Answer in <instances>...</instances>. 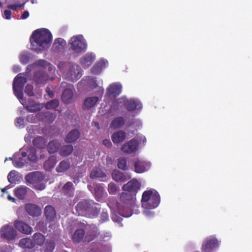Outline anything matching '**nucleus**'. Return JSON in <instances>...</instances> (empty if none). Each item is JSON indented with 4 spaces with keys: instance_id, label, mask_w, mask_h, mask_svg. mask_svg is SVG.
Masks as SVG:
<instances>
[{
    "instance_id": "3",
    "label": "nucleus",
    "mask_w": 252,
    "mask_h": 252,
    "mask_svg": "<svg viewBox=\"0 0 252 252\" xmlns=\"http://www.w3.org/2000/svg\"><path fill=\"white\" fill-rule=\"evenodd\" d=\"M69 50L74 54H79L84 52L87 49V44L81 35L73 36L69 40Z\"/></svg>"
},
{
    "instance_id": "61",
    "label": "nucleus",
    "mask_w": 252,
    "mask_h": 252,
    "mask_svg": "<svg viewBox=\"0 0 252 252\" xmlns=\"http://www.w3.org/2000/svg\"><path fill=\"white\" fill-rule=\"evenodd\" d=\"M48 63V62L45 60H39L38 61V64L40 65L45 66Z\"/></svg>"
},
{
    "instance_id": "14",
    "label": "nucleus",
    "mask_w": 252,
    "mask_h": 252,
    "mask_svg": "<svg viewBox=\"0 0 252 252\" xmlns=\"http://www.w3.org/2000/svg\"><path fill=\"white\" fill-rule=\"evenodd\" d=\"M15 227L20 232L29 235L32 233V229L31 226L25 222L21 220H16L14 222Z\"/></svg>"
},
{
    "instance_id": "56",
    "label": "nucleus",
    "mask_w": 252,
    "mask_h": 252,
    "mask_svg": "<svg viewBox=\"0 0 252 252\" xmlns=\"http://www.w3.org/2000/svg\"><path fill=\"white\" fill-rule=\"evenodd\" d=\"M101 220L103 222L105 221L108 220V215L107 212L103 211L101 214Z\"/></svg>"
},
{
    "instance_id": "59",
    "label": "nucleus",
    "mask_w": 252,
    "mask_h": 252,
    "mask_svg": "<svg viewBox=\"0 0 252 252\" xmlns=\"http://www.w3.org/2000/svg\"><path fill=\"white\" fill-rule=\"evenodd\" d=\"M4 14L6 19H10L11 18V11L9 10H5L4 11Z\"/></svg>"
},
{
    "instance_id": "36",
    "label": "nucleus",
    "mask_w": 252,
    "mask_h": 252,
    "mask_svg": "<svg viewBox=\"0 0 252 252\" xmlns=\"http://www.w3.org/2000/svg\"><path fill=\"white\" fill-rule=\"evenodd\" d=\"M105 173L98 168H95L91 171L90 177L91 179L101 178L106 177Z\"/></svg>"
},
{
    "instance_id": "32",
    "label": "nucleus",
    "mask_w": 252,
    "mask_h": 252,
    "mask_svg": "<svg viewBox=\"0 0 252 252\" xmlns=\"http://www.w3.org/2000/svg\"><path fill=\"white\" fill-rule=\"evenodd\" d=\"M27 78L20 73L18 74L14 79L13 85H15L18 87L23 88L24 85L27 83Z\"/></svg>"
},
{
    "instance_id": "51",
    "label": "nucleus",
    "mask_w": 252,
    "mask_h": 252,
    "mask_svg": "<svg viewBox=\"0 0 252 252\" xmlns=\"http://www.w3.org/2000/svg\"><path fill=\"white\" fill-rule=\"evenodd\" d=\"M25 93L30 96H33L34 95L33 92V87L30 84H27L25 89Z\"/></svg>"
},
{
    "instance_id": "24",
    "label": "nucleus",
    "mask_w": 252,
    "mask_h": 252,
    "mask_svg": "<svg viewBox=\"0 0 252 252\" xmlns=\"http://www.w3.org/2000/svg\"><path fill=\"white\" fill-rule=\"evenodd\" d=\"M42 121L44 123L50 124L53 122L56 118V114L49 112H41L38 114Z\"/></svg>"
},
{
    "instance_id": "25",
    "label": "nucleus",
    "mask_w": 252,
    "mask_h": 252,
    "mask_svg": "<svg viewBox=\"0 0 252 252\" xmlns=\"http://www.w3.org/2000/svg\"><path fill=\"white\" fill-rule=\"evenodd\" d=\"M126 121L123 117H118L114 119L110 124V128L113 129L120 128L123 127Z\"/></svg>"
},
{
    "instance_id": "40",
    "label": "nucleus",
    "mask_w": 252,
    "mask_h": 252,
    "mask_svg": "<svg viewBox=\"0 0 252 252\" xmlns=\"http://www.w3.org/2000/svg\"><path fill=\"white\" fill-rule=\"evenodd\" d=\"M19 175L17 172L15 170L11 171L7 176V179L8 182L11 184H16L19 180Z\"/></svg>"
},
{
    "instance_id": "63",
    "label": "nucleus",
    "mask_w": 252,
    "mask_h": 252,
    "mask_svg": "<svg viewBox=\"0 0 252 252\" xmlns=\"http://www.w3.org/2000/svg\"><path fill=\"white\" fill-rule=\"evenodd\" d=\"M17 7V5H9L8 6V8L11 9L12 10H15Z\"/></svg>"
},
{
    "instance_id": "26",
    "label": "nucleus",
    "mask_w": 252,
    "mask_h": 252,
    "mask_svg": "<svg viewBox=\"0 0 252 252\" xmlns=\"http://www.w3.org/2000/svg\"><path fill=\"white\" fill-rule=\"evenodd\" d=\"M29 189L24 186H20L14 189V195L19 199H24L27 194L28 190Z\"/></svg>"
},
{
    "instance_id": "42",
    "label": "nucleus",
    "mask_w": 252,
    "mask_h": 252,
    "mask_svg": "<svg viewBox=\"0 0 252 252\" xmlns=\"http://www.w3.org/2000/svg\"><path fill=\"white\" fill-rule=\"evenodd\" d=\"M33 239L36 244L41 246L45 242L44 236L40 233H35L33 235Z\"/></svg>"
},
{
    "instance_id": "10",
    "label": "nucleus",
    "mask_w": 252,
    "mask_h": 252,
    "mask_svg": "<svg viewBox=\"0 0 252 252\" xmlns=\"http://www.w3.org/2000/svg\"><path fill=\"white\" fill-rule=\"evenodd\" d=\"M140 188V183L135 179H133L125 184L122 189L125 191L132 192L136 195L137 191Z\"/></svg>"
},
{
    "instance_id": "27",
    "label": "nucleus",
    "mask_w": 252,
    "mask_h": 252,
    "mask_svg": "<svg viewBox=\"0 0 252 252\" xmlns=\"http://www.w3.org/2000/svg\"><path fill=\"white\" fill-rule=\"evenodd\" d=\"M44 213L46 219L49 221H52L56 217V211L51 205H47L45 207Z\"/></svg>"
},
{
    "instance_id": "48",
    "label": "nucleus",
    "mask_w": 252,
    "mask_h": 252,
    "mask_svg": "<svg viewBox=\"0 0 252 252\" xmlns=\"http://www.w3.org/2000/svg\"><path fill=\"white\" fill-rule=\"evenodd\" d=\"M30 54L29 53H24L20 55V62L23 64H27L30 61Z\"/></svg>"
},
{
    "instance_id": "11",
    "label": "nucleus",
    "mask_w": 252,
    "mask_h": 252,
    "mask_svg": "<svg viewBox=\"0 0 252 252\" xmlns=\"http://www.w3.org/2000/svg\"><path fill=\"white\" fill-rule=\"evenodd\" d=\"M93 203L91 200H84L78 202L75 206V209L78 215H82L84 213H88L91 205Z\"/></svg>"
},
{
    "instance_id": "60",
    "label": "nucleus",
    "mask_w": 252,
    "mask_h": 252,
    "mask_svg": "<svg viewBox=\"0 0 252 252\" xmlns=\"http://www.w3.org/2000/svg\"><path fill=\"white\" fill-rule=\"evenodd\" d=\"M29 16V12L28 11H25L21 16V19H25L27 18Z\"/></svg>"
},
{
    "instance_id": "21",
    "label": "nucleus",
    "mask_w": 252,
    "mask_h": 252,
    "mask_svg": "<svg viewBox=\"0 0 252 252\" xmlns=\"http://www.w3.org/2000/svg\"><path fill=\"white\" fill-rule=\"evenodd\" d=\"M112 176L113 179L117 182H123L131 178V176L129 175H126L124 173L117 170L113 171Z\"/></svg>"
},
{
    "instance_id": "12",
    "label": "nucleus",
    "mask_w": 252,
    "mask_h": 252,
    "mask_svg": "<svg viewBox=\"0 0 252 252\" xmlns=\"http://www.w3.org/2000/svg\"><path fill=\"white\" fill-rule=\"evenodd\" d=\"M138 146V143L137 140L135 138H133L124 144L121 147V150L125 153L131 154L137 150Z\"/></svg>"
},
{
    "instance_id": "58",
    "label": "nucleus",
    "mask_w": 252,
    "mask_h": 252,
    "mask_svg": "<svg viewBox=\"0 0 252 252\" xmlns=\"http://www.w3.org/2000/svg\"><path fill=\"white\" fill-rule=\"evenodd\" d=\"M103 144L107 148H110L112 146L111 141L108 139H104L103 140Z\"/></svg>"
},
{
    "instance_id": "39",
    "label": "nucleus",
    "mask_w": 252,
    "mask_h": 252,
    "mask_svg": "<svg viewBox=\"0 0 252 252\" xmlns=\"http://www.w3.org/2000/svg\"><path fill=\"white\" fill-rule=\"evenodd\" d=\"M66 41L62 38H58L55 40L53 43V47L56 50L63 49L66 46Z\"/></svg>"
},
{
    "instance_id": "44",
    "label": "nucleus",
    "mask_w": 252,
    "mask_h": 252,
    "mask_svg": "<svg viewBox=\"0 0 252 252\" xmlns=\"http://www.w3.org/2000/svg\"><path fill=\"white\" fill-rule=\"evenodd\" d=\"M59 105V101L58 99H53L45 104V107L47 109H56Z\"/></svg>"
},
{
    "instance_id": "43",
    "label": "nucleus",
    "mask_w": 252,
    "mask_h": 252,
    "mask_svg": "<svg viewBox=\"0 0 252 252\" xmlns=\"http://www.w3.org/2000/svg\"><path fill=\"white\" fill-rule=\"evenodd\" d=\"M118 167L124 171L128 169V166L127 165V160L125 157H121L118 159L117 162Z\"/></svg>"
},
{
    "instance_id": "5",
    "label": "nucleus",
    "mask_w": 252,
    "mask_h": 252,
    "mask_svg": "<svg viewBox=\"0 0 252 252\" xmlns=\"http://www.w3.org/2000/svg\"><path fill=\"white\" fill-rule=\"evenodd\" d=\"M66 79L71 81H76L81 77L80 67L78 64H70L67 70L64 72Z\"/></svg>"
},
{
    "instance_id": "17",
    "label": "nucleus",
    "mask_w": 252,
    "mask_h": 252,
    "mask_svg": "<svg viewBox=\"0 0 252 252\" xmlns=\"http://www.w3.org/2000/svg\"><path fill=\"white\" fill-rule=\"evenodd\" d=\"M95 59L94 54L88 53L81 58L80 63L83 67H88L93 64Z\"/></svg>"
},
{
    "instance_id": "23",
    "label": "nucleus",
    "mask_w": 252,
    "mask_h": 252,
    "mask_svg": "<svg viewBox=\"0 0 252 252\" xmlns=\"http://www.w3.org/2000/svg\"><path fill=\"white\" fill-rule=\"evenodd\" d=\"M80 135V132L78 129H73L66 136L64 141L68 143H73L79 138Z\"/></svg>"
},
{
    "instance_id": "41",
    "label": "nucleus",
    "mask_w": 252,
    "mask_h": 252,
    "mask_svg": "<svg viewBox=\"0 0 252 252\" xmlns=\"http://www.w3.org/2000/svg\"><path fill=\"white\" fill-rule=\"evenodd\" d=\"M105 62L104 61H100L96 64H95L91 69V71L93 74H97L99 73L101 70L102 67L105 66Z\"/></svg>"
},
{
    "instance_id": "45",
    "label": "nucleus",
    "mask_w": 252,
    "mask_h": 252,
    "mask_svg": "<svg viewBox=\"0 0 252 252\" xmlns=\"http://www.w3.org/2000/svg\"><path fill=\"white\" fill-rule=\"evenodd\" d=\"M22 88H23L18 87L15 85H13V90L14 94L21 103V101L23 100V94L22 91Z\"/></svg>"
},
{
    "instance_id": "47",
    "label": "nucleus",
    "mask_w": 252,
    "mask_h": 252,
    "mask_svg": "<svg viewBox=\"0 0 252 252\" xmlns=\"http://www.w3.org/2000/svg\"><path fill=\"white\" fill-rule=\"evenodd\" d=\"M41 109V107L40 104L39 103L29 105L26 107L27 110L30 112H35L40 110Z\"/></svg>"
},
{
    "instance_id": "15",
    "label": "nucleus",
    "mask_w": 252,
    "mask_h": 252,
    "mask_svg": "<svg viewBox=\"0 0 252 252\" xmlns=\"http://www.w3.org/2000/svg\"><path fill=\"white\" fill-rule=\"evenodd\" d=\"M122 85L118 83H113L109 86L106 90V94L108 96L116 97L122 92Z\"/></svg>"
},
{
    "instance_id": "38",
    "label": "nucleus",
    "mask_w": 252,
    "mask_h": 252,
    "mask_svg": "<svg viewBox=\"0 0 252 252\" xmlns=\"http://www.w3.org/2000/svg\"><path fill=\"white\" fill-rule=\"evenodd\" d=\"M99 204L94 202L88 210V214H90L93 217H96L100 211V208L98 207Z\"/></svg>"
},
{
    "instance_id": "33",
    "label": "nucleus",
    "mask_w": 252,
    "mask_h": 252,
    "mask_svg": "<svg viewBox=\"0 0 252 252\" xmlns=\"http://www.w3.org/2000/svg\"><path fill=\"white\" fill-rule=\"evenodd\" d=\"M98 99L97 96L87 97L84 100V105L87 109H90L96 104Z\"/></svg>"
},
{
    "instance_id": "35",
    "label": "nucleus",
    "mask_w": 252,
    "mask_h": 252,
    "mask_svg": "<svg viewBox=\"0 0 252 252\" xmlns=\"http://www.w3.org/2000/svg\"><path fill=\"white\" fill-rule=\"evenodd\" d=\"M19 246L23 248L32 249L35 246V244L31 239L23 238L20 240Z\"/></svg>"
},
{
    "instance_id": "52",
    "label": "nucleus",
    "mask_w": 252,
    "mask_h": 252,
    "mask_svg": "<svg viewBox=\"0 0 252 252\" xmlns=\"http://www.w3.org/2000/svg\"><path fill=\"white\" fill-rule=\"evenodd\" d=\"M108 190L110 194H115L118 190L117 185L112 182L109 183L108 185Z\"/></svg>"
},
{
    "instance_id": "16",
    "label": "nucleus",
    "mask_w": 252,
    "mask_h": 252,
    "mask_svg": "<svg viewBox=\"0 0 252 252\" xmlns=\"http://www.w3.org/2000/svg\"><path fill=\"white\" fill-rule=\"evenodd\" d=\"M150 165L145 161L137 159L134 162V171L137 173H142L148 170Z\"/></svg>"
},
{
    "instance_id": "2",
    "label": "nucleus",
    "mask_w": 252,
    "mask_h": 252,
    "mask_svg": "<svg viewBox=\"0 0 252 252\" xmlns=\"http://www.w3.org/2000/svg\"><path fill=\"white\" fill-rule=\"evenodd\" d=\"M160 197L158 192L155 189L144 191L141 199L142 207L147 210L154 209L159 204Z\"/></svg>"
},
{
    "instance_id": "9",
    "label": "nucleus",
    "mask_w": 252,
    "mask_h": 252,
    "mask_svg": "<svg viewBox=\"0 0 252 252\" xmlns=\"http://www.w3.org/2000/svg\"><path fill=\"white\" fill-rule=\"evenodd\" d=\"M44 175L41 172L35 171L29 173L25 176L26 181L30 184L35 185L41 182L44 179Z\"/></svg>"
},
{
    "instance_id": "54",
    "label": "nucleus",
    "mask_w": 252,
    "mask_h": 252,
    "mask_svg": "<svg viewBox=\"0 0 252 252\" xmlns=\"http://www.w3.org/2000/svg\"><path fill=\"white\" fill-rule=\"evenodd\" d=\"M34 187L36 189L42 190L45 188L46 186L44 183L40 182L37 183L36 184H35L34 185Z\"/></svg>"
},
{
    "instance_id": "37",
    "label": "nucleus",
    "mask_w": 252,
    "mask_h": 252,
    "mask_svg": "<svg viewBox=\"0 0 252 252\" xmlns=\"http://www.w3.org/2000/svg\"><path fill=\"white\" fill-rule=\"evenodd\" d=\"M73 150V147L71 145H66L63 146L59 151L61 156L66 157L69 155Z\"/></svg>"
},
{
    "instance_id": "64",
    "label": "nucleus",
    "mask_w": 252,
    "mask_h": 252,
    "mask_svg": "<svg viewBox=\"0 0 252 252\" xmlns=\"http://www.w3.org/2000/svg\"><path fill=\"white\" fill-rule=\"evenodd\" d=\"M7 198L9 200H11L13 202H15V199L14 197H12L10 195H8Z\"/></svg>"
},
{
    "instance_id": "4",
    "label": "nucleus",
    "mask_w": 252,
    "mask_h": 252,
    "mask_svg": "<svg viewBox=\"0 0 252 252\" xmlns=\"http://www.w3.org/2000/svg\"><path fill=\"white\" fill-rule=\"evenodd\" d=\"M219 246V242L217 239L213 236H211L204 240L201 250L202 252H211L214 249L218 248Z\"/></svg>"
},
{
    "instance_id": "50",
    "label": "nucleus",
    "mask_w": 252,
    "mask_h": 252,
    "mask_svg": "<svg viewBox=\"0 0 252 252\" xmlns=\"http://www.w3.org/2000/svg\"><path fill=\"white\" fill-rule=\"evenodd\" d=\"M55 243L50 240L47 241L45 243V252H52L55 249Z\"/></svg>"
},
{
    "instance_id": "13",
    "label": "nucleus",
    "mask_w": 252,
    "mask_h": 252,
    "mask_svg": "<svg viewBox=\"0 0 252 252\" xmlns=\"http://www.w3.org/2000/svg\"><path fill=\"white\" fill-rule=\"evenodd\" d=\"M121 99L124 100V105L128 111H133L136 109H140L142 107L141 104L137 100L130 99L128 100L125 97H122Z\"/></svg>"
},
{
    "instance_id": "31",
    "label": "nucleus",
    "mask_w": 252,
    "mask_h": 252,
    "mask_svg": "<svg viewBox=\"0 0 252 252\" xmlns=\"http://www.w3.org/2000/svg\"><path fill=\"white\" fill-rule=\"evenodd\" d=\"M60 146V143L57 140H52L48 144L47 151L50 154H54L59 150Z\"/></svg>"
},
{
    "instance_id": "8",
    "label": "nucleus",
    "mask_w": 252,
    "mask_h": 252,
    "mask_svg": "<svg viewBox=\"0 0 252 252\" xmlns=\"http://www.w3.org/2000/svg\"><path fill=\"white\" fill-rule=\"evenodd\" d=\"M135 196L132 192H123L120 195V200L127 207L131 209L135 207Z\"/></svg>"
},
{
    "instance_id": "62",
    "label": "nucleus",
    "mask_w": 252,
    "mask_h": 252,
    "mask_svg": "<svg viewBox=\"0 0 252 252\" xmlns=\"http://www.w3.org/2000/svg\"><path fill=\"white\" fill-rule=\"evenodd\" d=\"M32 118H33V116L32 115H28L27 117V120L29 122H32Z\"/></svg>"
},
{
    "instance_id": "1",
    "label": "nucleus",
    "mask_w": 252,
    "mask_h": 252,
    "mask_svg": "<svg viewBox=\"0 0 252 252\" xmlns=\"http://www.w3.org/2000/svg\"><path fill=\"white\" fill-rule=\"evenodd\" d=\"M52 40L51 32L46 29L35 30L30 37L31 49L39 52L48 48Z\"/></svg>"
},
{
    "instance_id": "55",
    "label": "nucleus",
    "mask_w": 252,
    "mask_h": 252,
    "mask_svg": "<svg viewBox=\"0 0 252 252\" xmlns=\"http://www.w3.org/2000/svg\"><path fill=\"white\" fill-rule=\"evenodd\" d=\"M16 126H24V119L22 117H18L16 119Z\"/></svg>"
},
{
    "instance_id": "30",
    "label": "nucleus",
    "mask_w": 252,
    "mask_h": 252,
    "mask_svg": "<svg viewBox=\"0 0 252 252\" xmlns=\"http://www.w3.org/2000/svg\"><path fill=\"white\" fill-rule=\"evenodd\" d=\"M57 163V158L55 156H50L44 163V168L46 170H50L54 168Z\"/></svg>"
},
{
    "instance_id": "18",
    "label": "nucleus",
    "mask_w": 252,
    "mask_h": 252,
    "mask_svg": "<svg viewBox=\"0 0 252 252\" xmlns=\"http://www.w3.org/2000/svg\"><path fill=\"white\" fill-rule=\"evenodd\" d=\"M75 190V188L73 184L70 181L67 182L62 189L63 194L68 197H73Z\"/></svg>"
},
{
    "instance_id": "28",
    "label": "nucleus",
    "mask_w": 252,
    "mask_h": 252,
    "mask_svg": "<svg viewBox=\"0 0 252 252\" xmlns=\"http://www.w3.org/2000/svg\"><path fill=\"white\" fill-rule=\"evenodd\" d=\"M47 140L40 136H37L32 140V144L38 149L44 148L46 145Z\"/></svg>"
},
{
    "instance_id": "22",
    "label": "nucleus",
    "mask_w": 252,
    "mask_h": 252,
    "mask_svg": "<svg viewBox=\"0 0 252 252\" xmlns=\"http://www.w3.org/2000/svg\"><path fill=\"white\" fill-rule=\"evenodd\" d=\"M126 138V133L123 130H119L114 132L111 136V139L115 144L123 142Z\"/></svg>"
},
{
    "instance_id": "20",
    "label": "nucleus",
    "mask_w": 252,
    "mask_h": 252,
    "mask_svg": "<svg viewBox=\"0 0 252 252\" xmlns=\"http://www.w3.org/2000/svg\"><path fill=\"white\" fill-rule=\"evenodd\" d=\"M27 212L33 217H37L41 214V209L36 205L33 204H27L25 206Z\"/></svg>"
},
{
    "instance_id": "7",
    "label": "nucleus",
    "mask_w": 252,
    "mask_h": 252,
    "mask_svg": "<svg viewBox=\"0 0 252 252\" xmlns=\"http://www.w3.org/2000/svg\"><path fill=\"white\" fill-rule=\"evenodd\" d=\"M1 237L8 241L15 239L17 235V232L13 226L6 225L2 227L0 229Z\"/></svg>"
},
{
    "instance_id": "57",
    "label": "nucleus",
    "mask_w": 252,
    "mask_h": 252,
    "mask_svg": "<svg viewBox=\"0 0 252 252\" xmlns=\"http://www.w3.org/2000/svg\"><path fill=\"white\" fill-rule=\"evenodd\" d=\"M46 92L48 94L50 97L53 98L54 97V93L53 91L51 90L49 87H47L46 88Z\"/></svg>"
},
{
    "instance_id": "49",
    "label": "nucleus",
    "mask_w": 252,
    "mask_h": 252,
    "mask_svg": "<svg viewBox=\"0 0 252 252\" xmlns=\"http://www.w3.org/2000/svg\"><path fill=\"white\" fill-rule=\"evenodd\" d=\"M28 159L30 161L35 162L37 160V157L36 154V151L34 148H31L30 153L28 156Z\"/></svg>"
},
{
    "instance_id": "6",
    "label": "nucleus",
    "mask_w": 252,
    "mask_h": 252,
    "mask_svg": "<svg viewBox=\"0 0 252 252\" xmlns=\"http://www.w3.org/2000/svg\"><path fill=\"white\" fill-rule=\"evenodd\" d=\"M62 87H67V88L65 89L62 94V101L66 104L70 103L72 102L73 100V93L72 92V89H73V87L71 84H68L64 82H63L61 83Z\"/></svg>"
},
{
    "instance_id": "19",
    "label": "nucleus",
    "mask_w": 252,
    "mask_h": 252,
    "mask_svg": "<svg viewBox=\"0 0 252 252\" xmlns=\"http://www.w3.org/2000/svg\"><path fill=\"white\" fill-rule=\"evenodd\" d=\"M48 74L42 71H36L33 75V80L38 85L45 84L48 80Z\"/></svg>"
},
{
    "instance_id": "29",
    "label": "nucleus",
    "mask_w": 252,
    "mask_h": 252,
    "mask_svg": "<svg viewBox=\"0 0 252 252\" xmlns=\"http://www.w3.org/2000/svg\"><path fill=\"white\" fill-rule=\"evenodd\" d=\"M85 235V230L79 228L77 229L72 235V239L74 243H78L83 239Z\"/></svg>"
},
{
    "instance_id": "53",
    "label": "nucleus",
    "mask_w": 252,
    "mask_h": 252,
    "mask_svg": "<svg viewBox=\"0 0 252 252\" xmlns=\"http://www.w3.org/2000/svg\"><path fill=\"white\" fill-rule=\"evenodd\" d=\"M89 80L90 85L93 89L96 88L98 86L96 78L95 77H89Z\"/></svg>"
},
{
    "instance_id": "34",
    "label": "nucleus",
    "mask_w": 252,
    "mask_h": 252,
    "mask_svg": "<svg viewBox=\"0 0 252 252\" xmlns=\"http://www.w3.org/2000/svg\"><path fill=\"white\" fill-rule=\"evenodd\" d=\"M70 162L68 159L61 161L56 168V171L59 172H63L69 169Z\"/></svg>"
},
{
    "instance_id": "46",
    "label": "nucleus",
    "mask_w": 252,
    "mask_h": 252,
    "mask_svg": "<svg viewBox=\"0 0 252 252\" xmlns=\"http://www.w3.org/2000/svg\"><path fill=\"white\" fill-rule=\"evenodd\" d=\"M13 164L17 168H21L25 165V160L23 158L19 157L18 159L16 158L15 156H14Z\"/></svg>"
}]
</instances>
